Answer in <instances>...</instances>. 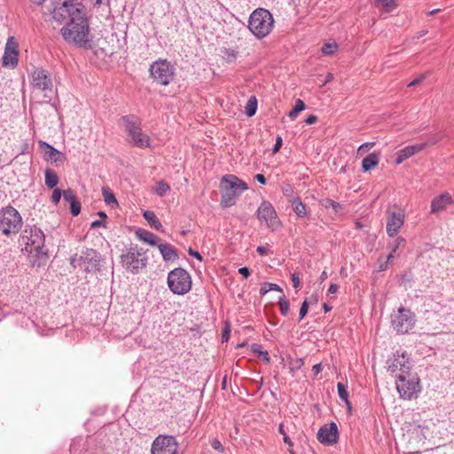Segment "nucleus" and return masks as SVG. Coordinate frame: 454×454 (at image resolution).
Returning a JSON list of instances; mask_svg holds the SVG:
<instances>
[{
  "mask_svg": "<svg viewBox=\"0 0 454 454\" xmlns=\"http://www.w3.org/2000/svg\"><path fill=\"white\" fill-rule=\"evenodd\" d=\"M22 226V218L14 207H6L0 211V230L5 235L18 233Z\"/></svg>",
  "mask_w": 454,
  "mask_h": 454,
  "instance_id": "9",
  "label": "nucleus"
},
{
  "mask_svg": "<svg viewBox=\"0 0 454 454\" xmlns=\"http://www.w3.org/2000/svg\"><path fill=\"white\" fill-rule=\"evenodd\" d=\"M178 443L172 435H159L152 444V454H176Z\"/></svg>",
  "mask_w": 454,
  "mask_h": 454,
  "instance_id": "12",
  "label": "nucleus"
},
{
  "mask_svg": "<svg viewBox=\"0 0 454 454\" xmlns=\"http://www.w3.org/2000/svg\"><path fill=\"white\" fill-rule=\"evenodd\" d=\"M222 197H221V205L223 207H229L235 204L237 197L239 195H236V193L231 192V191L225 189H220Z\"/></svg>",
  "mask_w": 454,
  "mask_h": 454,
  "instance_id": "26",
  "label": "nucleus"
},
{
  "mask_svg": "<svg viewBox=\"0 0 454 454\" xmlns=\"http://www.w3.org/2000/svg\"><path fill=\"white\" fill-rule=\"evenodd\" d=\"M256 109H257L256 98L254 97H251L248 99L247 106H246V114L248 117H251L255 114Z\"/></svg>",
  "mask_w": 454,
  "mask_h": 454,
  "instance_id": "37",
  "label": "nucleus"
},
{
  "mask_svg": "<svg viewBox=\"0 0 454 454\" xmlns=\"http://www.w3.org/2000/svg\"><path fill=\"white\" fill-rule=\"evenodd\" d=\"M230 333H231V324L229 320H224V326L222 333V341L226 342L230 339Z\"/></svg>",
  "mask_w": 454,
  "mask_h": 454,
  "instance_id": "43",
  "label": "nucleus"
},
{
  "mask_svg": "<svg viewBox=\"0 0 454 454\" xmlns=\"http://www.w3.org/2000/svg\"><path fill=\"white\" fill-rule=\"evenodd\" d=\"M63 198L69 204L72 203V201L77 200L74 192L71 189L63 191Z\"/></svg>",
  "mask_w": 454,
  "mask_h": 454,
  "instance_id": "44",
  "label": "nucleus"
},
{
  "mask_svg": "<svg viewBox=\"0 0 454 454\" xmlns=\"http://www.w3.org/2000/svg\"><path fill=\"white\" fill-rule=\"evenodd\" d=\"M404 212L401 208L395 207L387 210V232L389 237H395L404 223Z\"/></svg>",
  "mask_w": 454,
  "mask_h": 454,
  "instance_id": "15",
  "label": "nucleus"
},
{
  "mask_svg": "<svg viewBox=\"0 0 454 454\" xmlns=\"http://www.w3.org/2000/svg\"><path fill=\"white\" fill-rule=\"evenodd\" d=\"M290 202L292 204V208L294 212L299 216V217H305L307 215V208L306 206L301 202V199L298 197L293 198L290 200Z\"/></svg>",
  "mask_w": 454,
  "mask_h": 454,
  "instance_id": "27",
  "label": "nucleus"
},
{
  "mask_svg": "<svg viewBox=\"0 0 454 454\" xmlns=\"http://www.w3.org/2000/svg\"><path fill=\"white\" fill-rule=\"evenodd\" d=\"M414 314H391V324L398 333H408L415 326Z\"/></svg>",
  "mask_w": 454,
  "mask_h": 454,
  "instance_id": "14",
  "label": "nucleus"
},
{
  "mask_svg": "<svg viewBox=\"0 0 454 454\" xmlns=\"http://www.w3.org/2000/svg\"><path fill=\"white\" fill-rule=\"evenodd\" d=\"M374 145H375V143H374V142H367V143H364V144L361 145L358 147L357 153H358V154L364 153L366 151L370 150V149H371V148H372Z\"/></svg>",
  "mask_w": 454,
  "mask_h": 454,
  "instance_id": "50",
  "label": "nucleus"
},
{
  "mask_svg": "<svg viewBox=\"0 0 454 454\" xmlns=\"http://www.w3.org/2000/svg\"><path fill=\"white\" fill-rule=\"evenodd\" d=\"M282 144H283V140H282V137L280 136H278L277 138H276V143L272 148V152L273 153H276L279 151V149L281 148L282 146Z\"/></svg>",
  "mask_w": 454,
  "mask_h": 454,
  "instance_id": "56",
  "label": "nucleus"
},
{
  "mask_svg": "<svg viewBox=\"0 0 454 454\" xmlns=\"http://www.w3.org/2000/svg\"><path fill=\"white\" fill-rule=\"evenodd\" d=\"M270 293H276V302L279 304L280 311L287 312L289 304L288 301L285 299V294L282 288L278 285L273 283L262 284L260 289V294L262 296V300L265 302L266 305L272 301L270 298H268V294Z\"/></svg>",
  "mask_w": 454,
  "mask_h": 454,
  "instance_id": "11",
  "label": "nucleus"
},
{
  "mask_svg": "<svg viewBox=\"0 0 454 454\" xmlns=\"http://www.w3.org/2000/svg\"><path fill=\"white\" fill-rule=\"evenodd\" d=\"M378 7L384 8L387 12H391L396 6L395 0H375Z\"/></svg>",
  "mask_w": 454,
  "mask_h": 454,
  "instance_id": "38",
  "label": "nucleus"
},
{
  "mask_svg": "<svg viewBox=\"0 0 454 454\" xmlns=\"http://www.w3.org/2000/svg\"><path fill=\"white\" fill-rule=\"evenodd\" d=\"M318 301V298L317 294H311L309 297L306 298L302 302L299 312H308L309 307L312 308L313 305H316Z\"/></svg>",
  "mask_w": 454,
  "mask_h": 454,
  "instance_id": "31",
  "label": "nucleus"
},
{
  "mask_svg": "<svg viewBox=\"0 0 454 454\" xmlns=\"http://www.w3.org/2000/svg\"><path fill=\"white\" fill-rule=\"evenodd\" d=\"M143 216L147 221V223L150 224L152 228H154L155 230L159 231L162 228V224L157 218L154 212L150 210H145L143 214Z\"/></svg>",
  "mask_w": 454,
  "mask_h": 454,
  "instance_id": "29",
  "label": "nucleus"
},
{
  "mask_svg": "<svg viewBox=\"0 0 454 454\" xmlns=\"http://www.w3.org/2000/svg\"><path fill=\"white\" fill-rule=\"evenodd\" d=\"M380 162L379 154L372 153L367 155L362 161V168L364 172H367L378 166Z\"/></svg>",
  "mask_w": 454,
  "mask_h": 454,
  "instance_id": "24",
  "label": "nucleus"
},
{
  "mask_svg": "<svg viewBox=\"0 0 454 454\" xmlns=\"http://www.w3.org/2000/svg\"><path fill=\"white\" fill-rule=\"evenodd\" d=\"M62 195H63V192L60 189H59V188L54 189L52 192V194H51V202L54 205H58L60 201Z\"/></svg>",
  "mask_w": 454,
  "mask_h": 454,
  "instance_id": "45",
  "label": "nucleus"
},
{
  "mask_svg": "<svg viewBox=\"0 0 454 454\" xmlns=\"http://www.w3.org/2000/svg\"><path fill=\"white\" fill-rule=\"evenodd\" d=\"M149 71L153 82L164 86L168 85L176 74L175 67L168 60L163 59L153 62Z\"/></svg>",
  "mask_w": 454,
  "mask_h": 454,
  "instance_id": "6",
  "label": "nucleus"
},
{
  "mask_svg": "<svg viewBox=\"0 0 454 454\" xmlns=\"http://www.w3.org/2000/svg\"><path fill=\"white\" fill-rule=\"evenodd\" d=\"M427 78V74H420L419 77H417L416 79H414L413 81H411L408 86L409 87H411V86H415V85H418L419 83H421L425 79Z\"/></svg>",
  "mask_w": 454,
  "mask_h": 454,
  "instance_id": "55",
  "label": "nucleus"
},
{
  "mask_svg": "<svg viewBox=\"0 0 454 454\" xmlns=\"http://www.w3.org/2000/svg\"><path fill=\"white\" fill-rule=\"evenodd\" d=\"M21 239L28 253H35L37 257L47 254L44 247L45 236L41 229L28 226L24 230Z\"/></svg>",
  "mask_w": 454,
  "mask_h": 454,
  "instance_id": "4",
  "label": "nucleus"
},
{
  "mask_svg": "<svg viewBox=\"0 0 454 454\" xmlns=\"http://www.w3.org/2000/svg\"><path fill=\"white\" fill-rule=\"evenodd\" d=\"M18 44L14 37L11 36L7 39L4 52L3 56V66L15 67L18 65Z\"/></svg>",
  "mask_w": 454,
  "mask_h": 454,
  "instance_id": "19",
  "label": "nucleus"
},
{
  "mask_svg": "<svg viewBox=\"0 0 454 454\" xmlns=\"http://www.w3.org/2000/svg\"><path fill=\"white\" fill-rule=\"evenodd\" d=\"M317 440L325 445L334 444L339 438V431L337 425L331 422L328 425H324L317 432Z\"/></svg>",
  "mask_w": 454,
  "mask_h": 454,
  "instance_id": "17",
  "label": "nucleus"
},
{
  "mask_svg": "<svg viewBox=\"0 0 454 454\" xmlns=\"http://www.w3.org/2000/svg\"><path fill=\"white\" fill-rule=\"evenodd\" d=\"M169 190L170 186L164 181L158 182L154 189L155 193L158 194L160 197H163Z\"/></svg>",
  "mask_w": 454,
  "mask_h": 454,
  "instance_id": "39",
  "label": "nucleus"
},
{
  "mask_svg": "<svg viewBox=\"0 0 454 454\" xmlns=\"http://www.w3.org/2000/svg\"><path fill=\"white\" fill-rule=\"evenodd\" d=\"M406 240L402 237H397L392 243H389L387 247L393 253H397L400 249L405 247Z\"/></svg>",
  "mask_w": 454,
  "mask_h": 454,
  "instance_id": "33",
  "label": "nucleus"
},
{
  "mask_svg": "<svg viewBox=\"0 0 454 454\" xmlns=\"http://www.w3.org/2000/svg\"><path fill=\"white\" fill-rule=\"evenodd\" d=\"M168 286L176 294H185L192 288L191 275L182 268H176L168 275Z\"/></svg>",
  "mask_w": 454,
  "mask_h": 454,
  "instance_id": "7",
  "label": "nucleus"
},
{
  "mask_svg": "<svg viewBox=\"0 0 454 454\" xmlns=\"http://www.w3.org/2000/svg\"><path fill=\"white\" fill-rule=\"evenodd\" d=\"M317 121V117L314 114H310L305 119L304 121L306 124L311 125V124H314Z\"/></svg>",
  "mask_w": 454,
  "mask_h": 454,
  "instance_id": "57",
  "label": "nucleus"
},
{
  "mask_svg": "<svg viewBox=\"0 0 454 454\" xmlns=\"http://www.w3.org/2000/svg\"><path fill=\"white\" fill-rule=\"evenodd\" d=\"M388 263L387 262H383L379 264V271H384L387 269Z\"/></svg>",
  "mask_w": 454,
  "mask_h": 454,
  "instance_id": "64",
  "label": "nucleus"
},
{
  "mask_svg": "<svg viewBox=\"0 0 454 454\" xmlns=\"http://www.w3.org/2000/svg\"><path fill=\"white\" fill-rule=\"evenodd\" d=\"M257 217L261 222H265L271 231H277L281 226L276 210L269 201H263L260 205L257 210Z\"/></svg>",
  "mask_w": 454,
  "mask_h": 454,
  "instance_id": "13",
  "label": "nucleus"
},
{
  "mask_svg": "<svg viewBox=\"0 0 454 454\" xmlns=\"http://www.w3.org/2000/svg\"><path fill=\"white\" fill-rule=\"evenodd\" d=\"M337 390H338V395L340 400L345 402V403L348 405V409H350V403L348 401V392L347 389V386L341 382H339L337 384Z\"/></svg>",
  "mask_w": 454,
  "mask_h": 454,
  "instance_id": "30",
  "label": "nucleus"
},
{
  "mask_svg": "<svg viewBox=\"0 0 454 454\" xmlns=\"http://www.w3.org/2000/svg\"><path fill=\"white\" fill-rule=\"evenodd\" d=\"M411 273L409 272H405L404 274L402 275L401 277V283L403 284L405 283L406 281H410L411 280Z\"/></svg>",
  "mask_w": 454,
  "mask_h": 454,
  "instance_id": "62",
  "label": "nucleus"
},
{
  "mask_svg": "<svg viewBox=\"0 0 454 454\" xmlns=\"http://www.w3.org/2000/svg\"><path fill=\"white\" fill-rule=\"evenodd\" d=\"M427 147V144L419 143L412 145L406 146L404 148V152L409 155V157L413 156L414 154L419 153Z\"/></svg>",
  "mask_w": 454,
  "mask_h": 454,
  "instance_id": "34",
  "label": "nucleus"
},
{
  "mask_svg": "<svg viewBox=\"0 0 454 454\" xmlns=\"http://www.w3.org/2000/svg\"><path fill=\"white\" fill-rule=\"evenodd\" d=\"M405 362V353L403 352L401 355L399 352H396V355H395L394 358L388 359L387 364V370L391 372H397L400 370L402 363Z\"/></svg>",
  "mask_w": 454,
  "mask_h": 454,
  "instance_id": "23",
  "label": "nucleus"
},
{
  "mask_svg": "<svg viewBox=\"0 0 454 454\" xmlns=\"http://www.w3.org/2000/svg\"><path fill=\"white\" fill-rule=\"evenodd\" d=\"M136 235L140 240H143L144 242H145L149 245H152V246L158 245V240H159L158 237L149 231L138 228L136 231Z\"/></svg>",
  "mask_w": 454,
  "mask_h": 454,
  "instance_id": "22",
  "label": "nucleus"
},
{
  "mask_svg": "<svg viewBox=\"0 0 454 454\" xmlns=\"http://www.w3.org/2000/svg\"><path fill=\"white\" fill-rule=\"evenodd\" d=\"M409 157V155L404 152V148L400 150L397 153V157H396V163L397 164H401L402 162H403L405 160H407Z\"/></svg>",
  "mask_w": 454,
  "mask_h": 454,
  "instance_id": "52",
  "label": "nucleus"
},
{
  "mask_svg": "<svg viewBox=\"0 0 454 454\" xmlns=\"http://www.w3.org/2000/svg\"><path fill=\"white\" fill-rule=\"evenodd\" d=\"M254 178L262 184H266V178L262 174H256Z\"/></svg>",
  "mask_w": 454,
  "mask_h": 454,
  "instance_id": "61",
  "label": "nucleus"
},
{
  "mask_svg": "<svg viewBox=\"0 0 454 454\" xmlns=\"http://www.w3.org/2000/svg\"><path fill=\"white\" fill-rule=\"evenodd\" d=\"M101 256L94 249L87 248L80 255L74 254L70 258V264L74 267L82 268L87 272L98 271L100 269Z\"/></svg>",
  "mask_w": 454,
  "mask_h": 454,
  "instance_id": "8",
  "label": "nucleus"
},
{
  "mask_svg": "<svg viewBox=\"0 0 454 454\" xmlns=\"http://www.w3.org/2000/svg\"><path fill=\"white\" fill-rule=\"evenodd\" d=\"M322 206L325 208H333L335 213H338L341 206L331 199H325L322 201Z\"/></svg>",
  "mask_w": 454,
  "mask_h": 454,
  "instance_id": "42",
  "label": "nucleus"
},
{
  "mask_svg": "<svg viewBox=\"0 0 454 454\" xmlns=\"http://www.w3.org/2000/svg\"><path fill=\"white\" fill-rule=\"evenodd\" d=\"M121 125L125 128L127 140L134 146L144 148L150 147V137L143 132L140 119L133 114L122 116Z\"/></svg>",
  "mask_w": 454,
  "mask_h": 454,
  "instance_id": "2",
  "label": "nucleus"
},
{
  "mask_svg": "<svg viewBox=\"0 0 454 454\" xmlns=\"http://www.w3.org/2000/svg\"><path fill=\"white\" fill-rule=\"evenodd\" d=\"M252 351L257 354L259 356L262 357V359L266 362H270V356L266 350H262V346L259 344H253L251 348Z\"/></svg>",
  "mask_w": 454,
  "mask_h": 454,
  "instance_id": "40",
  "label": "nucleus"
},
{
  "mask_svg": "<svg viewBox=\"0 0 454 454\" xmlns=\"http://www.w3.org/2000/svg\"><path fill=\"white\" fill-rule=\"evenodd\" d=\"M304 102L301 99H297L295 101L294 108L289 112L288 116L290 117V119L294 120L297 117L298 114L304 110Z\"/></svg>",
  "mask_w": 454,
  "mask_h": 454,
  "instance_id": "36",
  "label": "nucleus"
},
{
  "mask_svg": "<svg viewBox=\"0 0 454 454\" xmlns=\"http://www.w3.org/2000/svg\"><path fill=\"white\" fill-rule=\"evenodd\" d=\"M278 432L279 434H281L283 435V441L287 445L288 447V450L289 449H293L294 447V442L293 441L291 440V438L288 436V434H286V430H285V427H284V424L283 423H280L278 425Z\"/></svg>",
  "mask_w": 454,
  "mask_h": 454,
  "instance_id": "41",
  "label": "nucleus"
},
{
  "mask_svg": "<svg viewBox=\"0 0 454 454\" xmlns=\"http://www.w3.org/2000/svg\"><path fill=\"white\" fill-rule=\"evenodd\" d=\"M238 52L230 48H223L221 50L222 58L227 62H233L237 59Z\"/></svg>",
  "mask_w": 454,
  "mask_h": 454,
  "instance_id": "32",
  "label": "nucleus"
},
{
  "mask_svg": "<svg viewBox=\"0 0 454 454\" xmlns=\"http://www.w3.org/2000/svg\"><path fill=\"white\" fill-rule=\"evenodd\" d=\"M453 202L451 195L449 192H443L432 200L431 213L438 214L446 209L449 205L453 204Z\"/></svg>",
  "mask_w": 454,
  "mask_h": 454,
  "instance_id": "21",
  "label": "nucleus"
},
{
  "mask_svg": "<svg viewBox=\"0 0 454 454\" xmlns=\"http://www.w3.org/2000/svg\"><path fill=\"white\" fill-rule=\"evenodd\" d=\"M239 272L246 278L250 276V270L247 267L239 268Z\"/></svg>",
  "mask_w": 454,
  "mask_h": 454,
  "instance_id": "58",
  "label": "nucleus"
},
{
  "mask_svg": "<svg viewBox=\"0 0 454 454\" xmlns=\"http://www.w3.org/2000/svg\"><path fill=\"white\" fill-rule=\"evenodd\" d=\"M102 194H103L105 202L108 206L116 207L118 205L115 196L107 188H103Z\"/></svg>",
  "mask_w": 454,
  "mask_h": 454,
  "instance_id": "35",
  "label": "nucleus"
},
{
  "mask_svg": "<svg viewBox=\"0 0 454 454\" xmlns=\"http://www.w3.org/2000/svg\"><path fill=\"white\" fill-rule=\"evenodd\" d=\"M158 248L165 261H173L177 257L176 250L168 244H158Z\"/></svg>",
  "mask_w": 454,
  "mask_h": 454,
  "instance_id": "25",
  "label": "nucleus"
},
{
  "mask_svg": "<svg viewBox=\"0 0 454 454\" xmlns=\"http://www.w3.org/2000/svg\"><path fill=\"white\" fill-rule=\"evenodd\" d=\"M91 228H97V227H100V226H105V223L101 220H96L94 222L91 223Z\"/></svg>",
  "mask_w": 454,
  "mask_h": 454,
  "instance_id": "63",
  "label": "nucleus"
},
{
  "mask_svg": "<svg viewBox=\"0 0 454 454\" xmlns=\"http://www.w3.org/2000/svg\"><path fill=\"white\" fill-rule=\"evenodd\" d=\"M211 446L214 450L219 451V452H223L224 451V448L223 446L222 445L221 442L218 440V439H214L212 442H211Z\"/></svg>",
  "mask_w": 454,
  "mask_h": 454,
  "instance_id": "53",
  "label": "nucleus"
},
{
  "mask_svg": "<svg viewBox=\"0 0 454 454\" xmlns=\"http://www.w3.org/2000/svg\"><path fill=\"white\" fill-rule=\"evenodd\" d=\"M409 157V155L404 152V148L400 150L397 153V157H396V163L397 164H401L402 162H403L405 160H407Z\"/></svg>",
  "mask_w": 454,
  "mask_h": 454,
  "instance_id": "51",
  "label": "nucleus"
},
{
  "mask_svg": "<svg viewBox=\"0 0 454 454\" xmlns=\"http://www.w3.org/2000/svg\"><path fill=\"white\" fill-rule=\"evenodd\" d=\"M337 49L336 43H325L322 48V52L324 54H331L333 53Z\"/></svg>",
  "mask_w": 454,
  "mask_h": 454,
  "instance_id": "49",
  "label": "nucleus"
},
{
  "mask_svg": "<svg viewBox=\"0 0 454 454\" xmlns=\"http://www.w3.org/2000/svg\"><path fill=\"white\" fill-rule=\"evenodd\" d=\"M39 145L42 149L43 157L46 161L59 165L66 160L65 154L48 143L40 141Z\"/></svg>",
  "mask_w": 454,
  "mask_h": 454,
  "instance_id": "20",
  "label": "nucleus"
},
{
  "mask_svg": "<svg viewBox=\"0 0 454 454\" xmlns=\"http://www.w3.org/2000/svg\"><path fill=\"white\" fill-rule=\"evenodd\" d=\"M396 389L403 399L416 398L420 392L419 379L417 375L396 374Z\"/></svg>",
  "mask_w": 454,
  "mask_h": 454,
  "instance_id": "10",
  "label": "nucleus"
},
{
  "mask_svg": "<svg viewBox=\"0 0 454 454\" xmlns=\"http://www.w3.org/2000/svg\"><path fill=\"white\" fill-rule=\"evenodd\" d=\"M52 20L59 25L60 35L69 44L81 48L90 47V33L85 7L78 0H57L51 12Z\"/></svg>",
  "mask_w": 454,
  "mask_h": 454,
  "instance_id": "1",
  "label": "nucleus"
},
{
  "mask_svg": "<svg viewBox=\"0 0 454 454\" xmlns=\"http://www.w3.org/2000/svg\"><path fill=\"white\" fill-rule=\"evenodd\" d=\"M256 252L260 254V255H265L267 254L268 253V248L266 247H263V246H259L257 247L256 248Z\"/></svg>",
  "mask_w": 454,
  "mask_h": 454,
  "instance_id": "59",
  "label": "nucleus"
},
{
  "mask_svg": "<svg viewBox=\"0 0 454 454\" xmlns=\"http://www.w3.org/2000/svg\"><path fill=\"white\" fill-rule=\"evenodd\" d=\"M220 189H225L240 195L248 189L247 184L234 175H226L222 177Z\"/></svg>",
  "mask_w": 454,
  "mask_h": 454,
  "instance_id": "18",
  "label": "nucleus"
},
{
  "mask_svg": "<svg viewBox=\"0 0 454 454\" xmlns=\"http://www.w3.org/2000/svg\"><path fill=\"white\" fill-rule=\"evenodd\" d=\"M189 254L195 257L199 261H202V256L200 255V254L197 251L192 250V248L189 249Z\"/></svg>",
  "mask_w": 454,
  "mask_h": 454,
  "instance_id": "60",
  "label": "nucleus"
},
{
  "mask_svg": "<svg viewBox=\"0 0 454 454\" xmlns=\"http://www.w3.org/2000/svg\"><path fill=\"white\" fill-rule=\"evenodd\" d=\"M121 262L128 271L137 274L146 266L147 258L142 248L131 246L121 255Z\"/></svg>",
  "mask_w": 454,
  "mask_h": 454,
  "instance_id": "5",
  "label": "nucleus"
},
{
  "mask_svg": "<svg viewBox=\"0 0 454 454\" xmlns=\"http://www.w3.org/2000/svg\"><path fill=\"white\" fill-rule=\"evenodd\" d=\"M442 136L440 133L434 134L431 136L427 141L423 142V144H427V146H431L436 145L439 141H441Z\"/></svg>",
  "mask_w": 454,
  "mask_h": 454,
  "instance_id": "47",
  "label": "nucleus"
},
{
  "mask_svg": "<svg viewBox=\"0 0 454 454\" xmlns=\"http://www.w3.org/2000/svg\"><path fill=\"white\" fill-rule=\"evenodd\" d=\"M273 27L274 19L268 10L258 8L250 14L248 28L256 38L262 39L267 36Z\"/></svg>",
  "mask_w": 454,
  "mask_h": 454,
  "instance_id": "3",
  "label": "nucleus"
},
{
  "mask_svg": "<svg viewBox=\"0 0 454 454\" xmlns=\"http://www.w3.org/2000/svg\"><path fill=\"white\" fill-rule=\"evenodd\" d=\"M31 77L32 86L35 90L41 91H51L53 84L46 70L37 68L32 72Z\"/></svg>",
  "mask_w": 454,
  "mask_h": 454,
  "instance_id": "16",
  "label": "nucleus"
},
{
  "mask_svg": "<svg viewBox=\"0 0 454 454\" xmlns=\"http://www.w3.org/2000/svg\"><path fill=\"white\" fill-rule=\"evenodd\" d=\"M44 175L46 186L50 189L54 188L59 180L57 173L51 168H46Z\"/></svg>",
  "mask_w": 454,
  "mask_h": 454,
  "instance_id": "28",
  "label": "nucleus"
},
{
  "mask_svg": "<svg viewBox=\"0 0 454 454\" xmlns=\"http://www.w3.org/2000/svg\"><path fill=\"white\" fill-rule=\"evenodd\" d=\"M291 279H292V282H293V286L295 289H300L301 287V282H300V278H299V276L297 273H293L291 275Z\"/></svg>",
  "mask_w": 454,
  "mask_h": 454,
  "instance_id": "54",
  "label": "nucleus"
},
{
  "mask_svg": "<svg viewBox=\"0 0 454 454\" xmlns=\"http://www.w3.org/2000/svg\"><path fill=\"white\" fill-rule=\"evenodd\" d=\"M410 370L411 363L409 362V359L405 357V362L402 363L398 374H405L406 376L411 375Z\"/></svg>",
  "mask_w": 454,
  "mask_h": 454,
  "instance_id": "46",
  "label": "nucleus"
},
{
  "mask_svg": "<svg viewBox=\"0 0 454 454\" xmlns=\"http://www.w3.org/2000/svg\"><path fill=\"white\" fill-rule=\"evenodd\" d=\"M70 210L73 215L76 216L81 212V203L78 200L70 203Z\"/></svg>",
  "mask_w": 454,
  "mask_h": 454,
  "instance_id": "48",
  "label": "nucleus"
}]
</instances>
